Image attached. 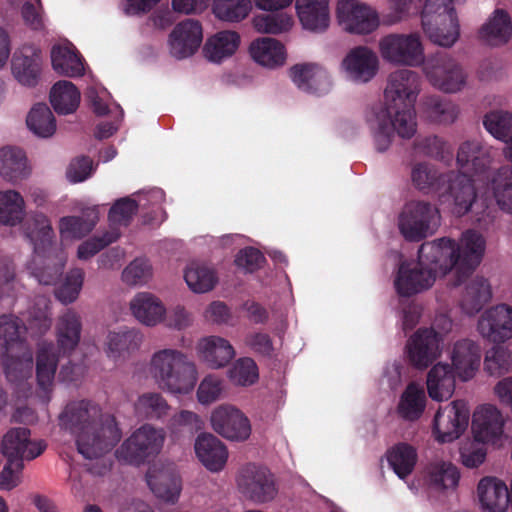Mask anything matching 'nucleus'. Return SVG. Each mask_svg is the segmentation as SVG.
<instances>
[{"label": "nucleus", "instance_id": "1", "mask_svg": "<svg viewBox=\"0 0 512 512\" xmlns=\"http://www.w3.org/2000/svg\"><path fill=\"white\" fill-rule=\"evenodd\" d=\"M459 172H449V181L442 192L453 198V213L466 214L476 199V186L491 189L501 210L512 214V167L502 166L491 171L490 148L478 141L462 143L457 152Z\"/></svg>", "mask_w": 512, "mask_h": 512}, {"label": "nucleus", "instance_id": "2", "mask_svg": "<svg viewBox=\"0 0 512 512\" xmlns=\"http://www.w3.org/2000/svg\"><path fill=\"white\" fill-rule=\"evenodd\" d=\"M59 420L60 425L74 436L79 454L85 459L96 460V463L89 467L91 474H107L111 464L102 457L110 452L122 437L115 417L111 414H102L97 405L81 400L68 404Z\"/></svg>", "mask_w": 512, "mask_h": 512}, {"label": "nucleus", "instance_id": "3", "mask_svg": "<svg viewBox=\"0 0 512 512\" xmlns=\"http://www.w3.org/2000/svg\"><path fill=\"white\" fill-rule=\"evenodd\" d=\"M147 371L162 391L172 395H187L198 381L196 364L181 350L161 348L149 359Z\"/></svg>", "mask_w": 512, "mask_h": 512}, {"label": "nucleus", "instance_id": "4", "mask_svg": "<svg viewBox=\"0 0 512 512\" xmlns=\"http://www.w3.org/2000/svg\"><path fill=\"white\" fill-rule=\"evenodd\" d=\"M443 258L441 269L452 273V284H462L481 264L486 252L485 237L474 229L464 232L458 242L442 238L432 242Z\"/></svg>", "mask_w": 512, "mask_h": 512}, {"label": "nucleus", "instance_id": "5", "mask_svg": "<svg viewBox=\"0 0 512 512\" xmlns=\"http://www.w3.org/2000/svg\"><path fill=\"white\" fill-rule=\"evenodd\" d=\"M441 256L432 242L422 244L417 261L400 264L394 278L396 292L409 297L430 289L438 278L448 274L441 269Z\"/></svg>", "mask_w": 512, "mask_h": 512}, {"label": "nucleus", "instance_id": "6", "mask_svg": "<svg viewBox=\"0 0 512 512\" xmlns=\"http://www.w3.org/2000/svg\"><path fill=\"white\" fill-rule=\"evenodd\" d=\"M26 233L33 244V254L27 263L29 273L43 285L55 284L63 273L66 254L53 245L51 226H28Z\"/></svg>", "mask_w": 512, "mask_h": 512}, {"label": "nucleus", "instance_id": "7", "mask_svg": "<svg viewBox=\"0 0 512 512\" xmlns=\"http://www.w3.org/2000/svg\"><path fill=\"white\" fill-rule=\"evenodd\" d=\"M420 90V77L417 72L409 69H400L389 75L388 84L386 86L385 106L381 109L392 112L393 114L402 116L400 133L409 135L413 132L414 119H416L415 102Z\"/></svg>", "mask_w": 512, "mask_h": 512}, {"label": "nucleus", "instance_id": "8", "mask_svg": "<svg viewBox=\"0 0 512 512\" xmlns=\"http://www.w3.org/2000/svg\"><path fill=\"white\" fill-rule=\"evenodd\" d=\"M421 24L429 40L439 46L450 47L459 37V23L452 0H425Z\"/></svg>", "mask_w": 512, "mask_h": 512}, {"label": "nucleus", "instance_id": "9", "mask_svg": "<svg viewBox=\"0 0 512 512\" xmlns=\"http://www.w3.org/2000/svg\"><path fill=\"white\" fill-rule=\"evenodd\" d=\"M165 441L163 429L149 424L136 429L116 450V458L124 463L139 465L149 456L158 454Z\"/></svg>", "mask_w": 512, "mask_h": 512}, {"label": "nucleus", "instance_id": "10", "mask_svg": "<svg viewBox=\"0 0 512 512\" xmlns=\"http://www.w3.org/2000/svg\"><path fill=\"white\" fill-rule=\"evenodd\" d=\"M379 51L385 61L396 65L416 67L425 61L418 33L388 34L380 39Z\"/></svg>", "mask_w": 512, "mask_h": 512}, {"label": "nucleus", "instance_id": "11", "mask_svg": "<svg viewBox=\"0 0 512 512\" xmlns=\"http://www.w3.org/2000/svg\"><path fill=\"white\" fill-rule=\"evenodd\" d=\"M423 71L431 85L445 93H456L466 84L463 68L446 52H437L425 59Z\"/></svg>", "mask_w": 512, "mask_h": 512}, {"label": "nucleus", "instance_id": "12", "mask_svg": "<svg viewBox=\"0 0 512 512\" xmlns=\"http://www.w3.org/2000/svg\"><path fill=\"white\" fill-rule=\"evenodd\" d=\"M239 492L256 504H264L275 499L278 488L274 475L263 466L247 464L236 477Z\"/></svg>", "mask_w": 512, "mask_h": 512}, {"label": "nucleus", "instance_id": "13", "mask_svg": "<svg viewBox=\"0 0 512 512\" xmlns=\"http://www.w3.org/2000/svg\"><path fill=\"white\" fill-rule=\"evenodd\" d=\"M469 407L463 400H454L436 411L432 422V435L438 443H451L459 439L469 423Z\"/></svg>", "mask_w": 512, "mask_h": 512}, {"label": "nucleus", "instance_id": "14", "mask_svg": "<svg viewBox=\"0 0 512 512\" xmlns=\"http://www.w3.org/2000/svg\"><path fill=\"white\" fill-rule=\"evenodd\" d=\"M505 423V417L496 405L483 403L473 410L471 434L488 445L500 447L506 440Z\"/></svg>", "mask_w": 512, "mask_h": 512}, {"label": "nucleus", "instance_id": "15", "mask_svg": "<svg viewBox=\"0 0 512 512\" xmlns=\"http://www.w3.org/2000/svg\"><path fill=\"white\" fill-rule=\"evenodd\" d=\"M450 369L456 373L458 380L468 382L479 371L482 351L480 345L470 338H458L450 341L446 348Z\"/></svg>", "mask_w": 512, "mask_h": 512}, {"label": "nucleus", "instance_id": "16", "mask_svg": "<svg viewBox=\"0 0 512 512\" xmlns=\"http://www.w3.org/2000/svg\"><path fill=\"white\" fill-rule=\"evenodd\" d=\"M443 352L441 337L432 330L419 329L407 341L405 354L408 363L418 370L427 369Z\"/></svg>", "mask_w": 512, "mask_h": 512}, {"label": "nucleus", "instance_id": "17", "mask_svg": "<svg viewBox=\"0 0 512 512\" xmlns=\"http://www.w3.org/2000/svg\"><path fill=\"white\" fill-rule=\"evenodd\" d=\"M336 14L344 29L354 34H369L379 25L375 10L356 0H338Z\"/></svg>", "mask_w": 512, "mask_h": 512}, {"label": "nucleus", "instance_id": "18", "mask_svg": "<svg viewBox=\"0 0 512 512\" xmlns=\"http://www.w3.org/2000/svg\"><path fill=\"white\" fill-rule=\"evenodd\" d=\"M211 425L215 432L228 440L245 441L251 435L247 416L230 404H222L212 411Z\"/></svg>", "mask_w": 512, "mask_h": 512}, {"label": "nucleus", "instance_id": "19", "mask_svg": "<svg viewBox=\"0 0 512 512\" xmlns=\"http://www.w3.org/2000/svg\"><path fill=\"white\" fill-rule=\"evenodd\" d=\"M478 333L493 343H503L512 338V306L498 304L485 310L477 323Z\"/></svg>", "mask_w": 512, "mask_h": 512}, {"label": "nucleus", "instance_id": "20", "mask_svg": "<svg viewBox=\"0 0 512 512\" xmlns=\"http://www.w3.org/2000/svg\"><path fill=\"white\" fill-rule=\"evenodd\" d=\"M149 488L156 497L174 503L182 490L181 478L176 466L170 462L153 464L146 475Z\"/></svg>", "mask_w": 512, "mask_h": 512}, {"label": "nucleus", "instance_id": "21", "mask_svg": "<svg viewBox=\"0 0 512 512\" xmlns=\"http://www.w3.org/2000/svg\"><path fill=\"white\" fill-rule=\"evenodd\" d=\"M46 444L43 440L31 439L27 428H13L3 437L1 450L9 462L32 460L43 453Z\"/></svg>", "mask_w": 512, "mask_h": 512}, {"label": "nucleus", "instance_id": "22", "mask_svg": "<svg viewBox=\"0 0 512 512\" xmlns=\"http://www.w3.org/2000/svg\"><path fill=\"white\" fill-rule=\"evenodd\" d=\"M373 119L368 118V122L370 123V128L373 133V139L375 148L378 152H385L388 150L392 143V139L394 137V133L396 132L401 138L410 139L412 138L417 130V122L414 119L413 132L409 135H403L400 133V124L399 118L402 116L393 114L390 111L379 108L378 110H373L372 113ZM407 125H402L404 129H406Z\"/></svg>", "mask_w": 512, "mask_h": 512}, {"label": "nucleus", "instance_id": "23", "mask_svg": "<svg viewBox=\"0 0 512 512\" xmlns=\"http://www.w3.org/2000/svg\"><path fill=\"white\" fill-rule=\"evenodd\" d=\"M202 40L200 22L186 19L178 23L169 35L170 52L177 59L190 57L199 49Z\"/></svg>", "mask_w": 512, "mask_h": 512}, {"label": "nucleus", "instance_id": "24", "mask_svg": "<svg viewBox=\"0 0 512 512\" xmlns=\"http://www.w3.org/2000/svg\"><path fill=\"white\" fill-rule=\"evenodd\" d=\"M195 352L198 359L211 369L224 368L236 356L231 342L219 335H207L198 339Z\"/></svg>", "mask_w": 512, "mask_h": 512}, {"label": "nucleus", "instance_id": "25", "mask_svg": "<svg viewBox=\"0 0 512 512\" xmlns=\"http://www.w3.org/2000/svg\"><path fill=\"white\" fill-rule=\"evenodd\" d=\"M11 69L13 76L20 84L28 87L36 86L42 69L41 51L34 45H23L15 51Z\"/></svg>", "mask_w": 512, "mask_h": 512}, {"label": "nucleus", "instance_id": "26", "mask_svg": "<svg viewBox=\"0 0 512 512\" xmlns=\"http://www.w3.org/2000/svg\"><path fill=\"white\" fill-rule=\"evenodd\" d=\"M0 365L7 382L15 390L26 394L30 389L27 381L31 378L33 370L31 349L0 356Z\"/></svg>", "mask_w": 512, "mask_h": 512}, {"label": "nucleus", "instance_id": "27", "mask_svg": "<svg viewBox=\"0 0 512 512\" xmlns=\"http://www.w3.org/2000/svg\"><path fill=\"white\" fill-rule=\"evenodd\" d=\"M480 509L484 512H506L510 504L507 484L494 476L480 479L476 489Z\"/></svg>", "mask_w": 512, "mask_h": 512}, {"label": "nucleus", "instance_id": "28", "mask_svg": "<svg viewBox=\"0 0 512 512\" xmlns=\"http://www.w3.org/2000/svg\"><path fill=\"white\" fill-rule=\"evenodd\" d=\"M129 310L142 325L155 327L166 319L167 309L163 301L151 292H138L129 302Z\"/></svg>", "mask_w": 512, "mask_h": 512}, {"label": "nucleus", "instance_id": "29", "mask_svg": "<svg viewBox=\"0 0 512 512\" xmlns=\"http://www.w3.org/2000/svg\"><path fill=\"white\" fill-rule=\"evenodd\" d=\"M456 373L444 361L435 363L426 375V389L431 400L436 402L448 401L455 392Z\"/></svg>", "mask_w": 512, "mask_h": 512}, {"label": "nucleus", "instance_id": "30", "mask_svg": "<svg viewBox=\"0 0 512 512\" xmlns=\"http://www.w3.org/2000/svg\"><path fill=\"white\" fill-rule=\"evenodd\" d=\"M378 57L366 46H358L350 50L343 60L349 77L357 82L370 81L378 71Z\"/></svg>", "mask_w": 512, "mask_h": 512}, {"label": "nucleus", "instance_id": "31", "mask_svg": "<svg viewBox=\"0 0 512 512\" xmlns=\"http://www.w3.org/2000/svg\"><path fill=\"white\" fill-rule=\"evenodd\" d=\"M290 77L299 89L317 95L328 92L331 86L327 71L313 63L294 65Z\"/></svg>", "mask_w": 512, "mask_h": 512}, {"label": "nucleus", "instance_id": "32", "mask_svg": "<svg viewBox=\"0 0 512 512\" xmlns=\"http://www.w3.org/2000/svg\"><path fill=\"white\" fill-rule=\"evenodd\" d=\"M142 343V336L133 329L123 328L117 331H109L105 342L106 356L116 363L127 360Z\"/></svg>", "mask_w": 512, "mask_h": 512}, {"label": "nucleus", "instance_id": "33", "mask_svg": "<svg viewBox=\"0 0 512 512\" xmlns=\"http://www.w3.org/2000/svg\"><path fill=\"white\" fill-rule=\"evenodd\" d=\"M197 459L210 472H220L228 460L226 446L212 434L199 435L194 444Z\"/></svg>", "mask_w": 512, "mask_h": 512}, {"label": "nucleus", "instance_id": "34", "mask_svg": "<svg viewBox=\"0 0 512 512\" xmlns=\"http://www.w3.org/2000/svg\"><path fill=\"white\" fill-rule=\"evenodd\" d=\"M461 473L451 461L438 459L428 464L425 470L427 485L441 493H453L459 486Z\"/></svg>", "mask_w": 512, "mask_h": 512}, {"label": "nucleus", "instance_id": "35", "mask_svg": "<svg viewBox=\"0 0 512 512\" xmlns=\"http://www.w3.org/2000/svg\"><path fill=\"white\" fill-rule=\"evenodd\" d=\"M58 365V356L53 344L41 343L36 355V379L40 397L44 402L50 399V393L54 385L55 374Z\"/></svg>", "mask_w": 512, "mask_h": 512}, {"label": "nucleus", "instance_id": "36", "mask_svg": "<svg viewBox=\"0 0 512 512\" xmlns=\"http://www.w3.org/2000/svg\"><path fill=\"white\" fill-rule=\"evenodd\" d=\"M296 9L306 30L324 32L329 27V0H296Z\"/></svg>", "mask_w": 512, "mask_h": 512}, {"label": "nucleus", "instance_id": "37", "mask_svg": "<svg viewBox=\"0 0 512 512\" xmlns=\"http://www.w3.org/2000/svg\"><path fill=\"white\" fill-rule=\"evenodd\" d=\"M426 404L427 398L423 386L413 381L400 394L396 413L403 421L415 422L422 417Z\"/></svg>", "mask_w": 512, "mask_h": 512}, {"label": "nucleus", "instance_id": "38", "mask_svg": "<svg viewBox=\"0 0 512 512\" xmlns=\"http://www.w3.org/2000/svg\"><path fill=\"white\" fill-rule=\"evenodd\" d=\"M26 327L11 315L0 317V356L30 349L26 344Z\"/></svg>", "mask_w": 512, "mask_h": 512}, {"label": "nucleus", "instance_id": "39", "mask_svg": "<svg viewBox=\"0 0 512 512\" xmlns=\"http://www.w3.org/2000/svg\"><path fill=\"white\" fill-rule=\"evenodd\" d=\"M512 36V21L504 9H496L479 30V38L490 46L506 44Z\"/></svg>", "mask_w": 512, "mask_h": 512}, {"label": "nucleus", "instance_id": "40", "mask_svg": "<svg viewBox=\"0 0 512 512\" xmlns=\"http://www.w3.org/2000/svg\"><path fill=\"white\" fill-rule=\"evenodd\" d=\"M30 174L25 152L20 148L0 149V175L13 184L26 179Z\"/></svg>", "mask_w": 512, "mask_h": 512}, {"label": "nucleus", "instance_id": "41", "mask_svg": "<svg viewBox=\"0 0 512 512\" xmlns=\"http://www.w3.org/2000/svg\"><path fill=\"white\" fill-rule=\"evenodd\" d=\"M449 179V172L442 173L428 162H418L411 169L412 184L423 193L442 192Z\"/></svg>", "mask_w": 512, "mask_h": 512}, {"label": "nucleus", "instance_id": "42", "mask_svg": "<svg viewBox=\"0 0 512 512\" xmlns=\"http://www.w3.org/2000/svg\"><path fill=\"white\" fill-rule=\"evenodd\" d=\"M249 52L255 62L269 68L283 65L286 59L284 45L270 37L254 40L250 44Z\"/></svg>", "mask_w": 512, "mask_h": 512}, {"label": "nucleus", "instance_id": "43", "mask_svg": "<svg viewBox=\"0 0 512 512\" xmlns=\"http://www.w3.org/2000/svg\"><path fill=\"white\" fill-rule=\"evenodd\" d=\"M142 224H162L167 220V213L163 207L165 192L161 188H152L137 193Z\"/></svg>", "mask_w": 512, "mask_h": 512}, {"label": "nucleus", "instance_id": "44", "mask_svg": "<svg viewBox=\"0 0 512 512\" xmlns=\"http://www.w3.org/2000/svg\"><path fill=\"white\" fill-rule=\"evenodd\" d=\"M183 279L188 289L194 294L208 293L218 283L216 271L203 263L189 264L183 271Z\"/></svg>", "mask_w": 512, "mask_h": 512}, {"label": "nucleus", "instance_id": "45", "mask_svg": "<svg viewBox=\"0 0 512 512\" xmlns=\"http://www.w3.org/2000/svg\"><path fill=\"white\" fill-rule=\"evenodd\" d=\"M440 218L436 205L425 200H410L404 204L398 224H437Z\"/></svg>", "mask_w": 512, "mask_h": 512}, {"label": "nucleus", "instance_id": "46", "mask_svg": "<svg viewBox=\"0 0 512 512\" xmlns=\"http://www.w3.org/2000/svg\"><path fill=\"white\" fill-rule=\"evenodd\" d=\"M80 316L72 310L63 313L57 322V342L63 352H70L76 348L81 337Z\"/></svg>", "mask_w": 512, "mask_h": 512}, {"label": "nucleus", "instance_id": "47", "mask_svg": "<svg viewBox=\"0 0 512 512\" xmlns=\"http://www.w3.org/2000/svg\"><path fill=\"white\" fill-rule=\"evenodd\" d=\"M385 457L389 466L400 479H405L413 472L418 459L416 449L404 442L389 448Z\"/></svg>", "mask_w": 512, "mask_h": 512}, {"label": "nucleus", "instance_id": "48", "mask_svg": "<svg viewBox=\"0 0 512 512\" xmlns=\"http://www.w3.org/2000/svg\"><path fill=\"white\" fill-rule=\"evenodd\" d=\"M50 102L56 113L71 114L79 107L80 92L72 82L60 80L51 88Z\"/></svg>", "mask_w": 512, "mask_h": 512}, {"label": "nucleus", "instance_id": "49", "mask_svg": "<svg viewBox=\"0 0 512 512\" xmlns=\"http://www.w3.org/2000/svg\"><path fill=\"white\" fill-rule=\"evenodd\" d=\"M240 36L235 31H221L211 37L204 46V54L209 61L219 63L232 56L238 49Z\"/></svg>", "mask_w": 512, "mask_h": 512}, {"label": "nucleus", "instance_id": "50", "mask_svg": "<svg viewBox=\"0 0 512 512\" xmlns=\"http://www.w3.org/2000/svg\"><path fill=\"white\" fill-rule=\"evenodd\" d=\"M53 69L60 75L79 77L84 74V65L80 55L68 47L54 46L51 51Z\"/></svg>", "mask_w": 512, "mask_h": 512}, {"label": "nucleus", "instance_id": "51", "mask_svg": "<svg viewBox=\"0 0 512 512\" xmlns=\"http://www.w3.org/2000/svg\"><path fill=\"white\" fill-rule=\"evenodd\" d=\"M492 299L491 285L483 277L474 278L466 287L462 307L468 314H475Z\"/></svg>", "mask_w": 512, "mask_h": 512}, {"label": "nucleus", "instance_id": "52", "mask_svg": "<svg viewBox=\"0 0 512 512\" xmlns=\"http://www.w3.org/2000/svg\"><path fill=\"white\" fill-rule=\"evenodd\" d=\"M26 124L37 136L51 137L56 131L55 117L47 104H35L27 115Z\"/></svg>", "mask_w": 512, "mask_h": 512}, {"label": "nucleus", "instance_id": "53", "mask_svg": "<svg viewBox=\"0 0 512 512\" xmlns=\"http://www.w3.org/2000/svg\"><path fill=\"white\" fill-rule=\"evenodd\" d=\"M153 276L154 269L150 260L137 257L122 270L121 281L127 287H143L153 279Z\"/></svg>", "mask_w": 512, "mask_h": 512}, {"label": "nucleus", "instance_id": "54", "mask_svg": "<svg viewBox=\"0 0 512 512\" xmlns=\"http://www.w3.org/2000/svg\"><path fill=\"white\" fill-rule=\"evenodd\" d=\"M25 203L15 190L0 191V224H22Z\"/></svg>", "mask_w": 512, "mask_h": 512}, {"label": "nucleus", "instance_id": "55", "mask_svg": "<svg viewBox=\"0 0 512 512\" xmlns=\"http://www.w3.org/2000/svg\"><path fill=\"white\" fill-rule=\"evenodd\" d=\"M483 125L496 139L510 145L512 141V113L502 110L490 111L484 116Z\"/></svg>", "mask_w": 512, "mask_h": 512}, {"label": "nucleus", "instance_id": "56", "mask_svg": "<svg viewBox=\"0 0 512 512\" xmlns=\"http://www.w3.org/2000/svg\"><path fill=\"white\" fill-rule=\"evenodd\" d=\"M486 445L488 444L473 436L462 440L458 448L461 464L469 469L482 465L487 457Z\"/></svg>", "mask_w": 512, "mask_h": 512}, {"label": "nucleus", "instance_id": "57", "mask_svg": "<svg viewBox=\"0 0 512 512\" xmlns=\"http://www.w3.org/2000/svg\"><path fill=\"white\" fill-rule=\"evenodd\" d=\"M134 410L140 417L161 418L167 414L169 406L160 393L147 392L138 397Z\"/></svg>", "mask_w": 512, "mask_h": 512}, {"label": "nucleus", "instance_id": "58", "mask_svg": "<svg viewBox=\"0 0 512 512\" xmlns=\"http://www.w3.org/2000/svg\"><path fill=\"white\" fill-rule=\"evenodd\" d=\"M251 7V0H215L213 13L220 20L239 22L247 17Z\"/></svg>", "mask_w": 512, "mask_h": 512}, {"label": "nucleus", "instance_id": "59", "mask_svg": "<svg viewBox=\"0 0 512 512\" xmlns=\"http://www.w3.org/2000/svg\"><path fill=\"white\" fill-rule=\"evenodd\" d=\"M140 215L137 196H125L116 199L108 211L109 224H129L136 215Z\"/></svg>", "mask_w": 512, "mask_h": 512}, {"label": "nucleus", "instance_id": "60", "mask_svg": "<svg viewBox=\"0 0 512 512\" xmlns=\"http://www.w3.org/2000/svg\"><path fill=\"white\" fill-rule=\"evenodd\" d=\"M120 237L116 226H108L107 229L97 233L91 239L79 245L77 257L80 260H88L97 254L101 249L115 242Z\"/></svg>", "mask_w": 512, "mask_h": 512}, {"label": "nucleus", "instance_id": "61", "mask_svg": "<svg viewBox=\"0 0 512 512\" xmlns=\"http://www.w3.org/2000/svg\"><path fill=\"white\" fill-rule=\"evenodd\" d=\"M424 105L428 117L437 123H452L458 114L457 106L454 103L439 96L427 97Z\"/></svg>", "mask_w": 512, "mask_h": 512}, {"label": "nucleus", "instance_id": "62", "mask_svg": "<svg viewBox=\"0 0 512 512\" xmlns=\"http://www.w3.org/2000/svg\"><path fill=\"white\" fill-rule=\"evenodd\" d=\"M228 378L236 386H250L259 378L258 367L249 357L239 358L228 370Z\"/></svg>", "mask_w": 512, "mask_h": 512}, {"label": "nucleus", "instance_id": "63", "mask_svg": "<svg viewBox=\"0 0 512 512\" xmlns=\"http://www.w3.org/2000/svg\"><path fill=\"white\" fill-rule=\"evenodd\" d=\"M512 367L511 351L504 346H495L487 351L484 359L485 371L491 376H501Z\"/></svg>", "mask_w": 512, "mask_h": 512}, {"label": "nucleus", "instance_id": "64", "mask_svg": "<svg viewBox=\"0 0 512 512\" xmlns=\"http://www.w3.org/2000/svg\"><path fill=\"white\" fill-rule=\"evenodd\" d=\"M255 29L260 33L279 34L288 31L293 25V19L286 13L258 15L253 19Z\"/></svg>", "mask_w": 512, "mask_h": 512}]
</instances>
